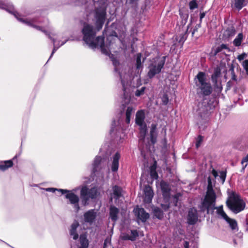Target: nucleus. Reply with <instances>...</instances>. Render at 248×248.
Wrapping results in <instances>:
<instances>
[{"label": "nucleus", "mask_w": 248, "mask_h": 248, "mask_svg": "<svg viewBox=\"0 0 248 248\" xmlns=\"http://www.w3.org/2000/svg\"><path fill=\"white\" fill-rule=\"evenodd\" d=\"M97 193V190L95 188L89 189L86 186L83 187L80 191V197L82 204L84 205H87L89 199L95 198Z\"/></svg>", "instance_id": "1a4fd4ad"}, {"label": "nucleus", "mask_w": 248, "mask_h": 248, "mask_svg": "<svg viewBox=\"0 0 248 248\" xmlns=\"http://www.w3.org/2000/svg\"><path fill=\"white\" fill-rule=\"evenodd\" d=\"M79 241L80 246L78 248H88L89 243L85 235L82 234L80 236Z\"/></svg>", "instance_id": "a878e982"}, {"label": "nucleus", "mask_w": 248, "mask_h": 248, "mask_svg": "<svg viewBox=\"0 0 248 248\" xmlns=\"http://www.w3.org/2000/svg\"><path fill=\"white\" fill-rule=\"evenodd\" d=\"M216 198V194L213 189L211 178L208 177L207 190L204 199L199 206L200 211L202 212H206L208 214L210 210L215 208Z\"/></svg>", "instance_id": "f03ea898"}, {"label": "nucleus", "mask_w": 248, "mask_h": 248, "mask_svg": "<svg viewBox=\"0 0 248 248\" xmlns=\"http://www.w3.org/2000/svg\"><path fill=\"white\" fill-rule=\"evenodd\" d=\"M134 110L135 109L131 107H128L127 108L125 113V121L127 124H129L130 123L131 115L134 112Z\"/></svg>", "instance_id": "c85d7f7f"}, {"label": "nucleus", "mask_w": 248, "mask_h": 248, "mask_svg": "<svg viewBox=\"0 0 248 248\" xmlns=\"http://www.w3.org/2000/svg\"><path fill=\"white\" fill-rule=\"evenodd\" d=\"M120 158V155L119 153H116L113 156V160L111 165V170L113 171H116L118 170L119 163V160Z\"/></svg>", "instance_id": "412c9836"}, {"label": "nucleus", "mask_w": 248, "mask_h": 248, "mask_svg": "<svg viewBox=\"0 0 248 248\" xmlns=\"http://www.w3.org/2000/svg\"><path fill=\"white\" fill-rule=\"evenodd\" d=\"M79 224L77 221H75L71 226L70 230V234L73 236V239L77 240L78 237V235L76 232V230Z\"/></svg>", "instance_id": "b1692460"}, {"label": "nucleus", "mask_w": 248, "mask_h": 248, "mask_svg": "<svg viewBox=\"0 0 248 248\" xmlns=\"http://www.w3.org/2000/svg\"><path fill=\"white\" fill-rule=\"evenodd\" d=\"M245 222L247 225V227L248 229V216L247 217L246 219H245Z\"/></svg>", "instance_id": "6e6d98bb"}, {"label": "nucleus", "mask_w": 248, "mask_h": 248, "mask_svg": "<svg viewBox=\"0 0 248 248\" xmlns=\"http://www.w3.org/2000/svg\"><path fill=\"white\" fill-rule=\"evenodd\" d=\"M101 161V157L100 156H96L94 160L93 163V172L94 173L96 171H97V167L98 165L100 163Z\"/></svg>", "instance_id": "f704fd0d"}, {"label": "nucleus", "mask_w": 248, "mask_h": 248, "mask_svg": "<svg viewBox=\"0 0 248 248\" xmlns=\"http://www.w3.org/2000/svg\"><path fill=\"white\" fill-rule=\"evenodd\" d=\"M205 16V13H204V12L201 13L200 14V21H202V19Z\"/></svg>", "instance_id": "864d4df0"}, {"label": "nucleus", "mask_w": 248, "mask_h": 248, "mask_svg": "<svg viewBox=\"0 0 248 248\" xmlns=\"http://www.w3.org/2000/svg\"><path fill=\"white\" fill-rule=\"evenodd\" d=\"M202 141V137L201 136H199L197 138V142H196V146L197 148H198L200 147Z\"/></svg>", "instance_id": "79ce46f5"}, {"label": "nucleus", "mask_w": 248, "mask_h": 248, "mask_svg": "<svg viewBox=\"0 0 248 248\" xmlns=\"http://www.w3.org/2000/svg\"><path fill=\"white\" fill-rule=\"evenodd\" d=\"M113 191L114 197L116 199L119 198L121 196L122 189L120 187L117 186H114L113 187Z\"/></svg>", "instance_id": "2f4dec72"}, {"label": "nucleus", "mask_w": 248, "mask_h": 248, "mask_svg": "<svg viewBox=\"0 0 248 248\" xmlns=\"http://www.w3.org/2000/svg\"><path fill=\"white\" fill-rule=\"evenodd\" d=\"M145 90V87H142L141 88V89H140L139 90H137L135 92V95L136 96H140L143 95L144 93Z\"/></svg>", "instance_id": "4c0bfd02"}, {"label": "nucleus", "mask_w": 248, "mask_h": 248, "mask_svg": "<svg viewBox=\"0 0 248 248\" xmlns=\"http://www.w3.org/2000/svg\"><path fill=\"white\" fill-rule=\"evenodd\" d=\"M221 76V69L219 66H217L214 69V73L211 76L212 82L215 88L221 91L222 89L221 83L218 80V78Z\"/></svg>", "instance_id": "9b49d317"}, {"label": "nucleus", "mask_w": 248, "mask_h": 248, "mask_svg": "<svg viewBox=\"0 0 248 248\" xmlns=\"http://www.w3.org/2000/svg\"><path fill=\"white\" fill-rule=\"evenodd\" d=\"M198 219L197 210L195 208H190L188 212L187 217V223L190 225L195 224Z\"/></svg>", "instance_id": "ddd939ff"}, {"label": "nucleus", "mask_w": 248, "mask_h": 248, "mask_svg": "<svg viewBox=\"0 0 248 248\" xmlns=\"http://www.w3.org/2000/svg\"><path fill=\"white\" fill-rule=\"evenodd\" d=\"M166 60V57H156L153 59L149 66L148 76L149 78H153L156 74L159 73L163 67Z\"/></svg>", "instance_id": "423d86ee"}, {"label": "nucleus", "mask_w": 248, "mask_h": 248, "mask_svg": "<svg viewBox=\"0 0 248 248\" xmlns=\"http://www.w3.org/2000/svg\"><path fill=\"white\" fill-rule=\"evenodd\" d=\"M229 224L230 227L233 230H238V226L236 221L235 219L230 218L228 217V219L225 220Z\"/></svg>", "instance_id": "c756f323"}, {"label": "nucleus", "mask_w": 248, "mask_h": 248, "mask_svg": "<svg viewBox=\"0 0 248 248\" xmlns=\"http://www.w3.org/2000/svg\"><path fill=\"white\" fill-rule=\"evenodd\" d=\"M113 61V65L115 66V71H117V68H116V66L117 65L119 64V62H118L115 60V59H114L112 60Z\"/></svg>", "instance_id": "8fccbe9b"}, {"label": "nucleus", "mask_w": 248, "mask_h": 248, "mask_svg": "<svg viewBox=\"0 0 248 248\" xmlns=\"http://www.w3.org/2000/svg\"><path fill=\"white\" fill-rule=\"evenodd\" d=\"M184 248H198L196 244L192 243L190 245L189 243L187 241H185L184 244Z\"/></svg>", "instance_id": "e433bc0d"}, {"label": "nucleus", "mask_w": 248, "mask_h": 248, "mask_svg": "<svg viewBox=\"0 0 248 248\" xmlns=\"http://www.w3.org/2000/svg\"><path fill=\"white\" fill-rule=\"evenodd\" d=\"M244 39V36L242 33H239L233 41V44L235 46H239L241 45Z\"/></svg>", "instance_id": "cd10ccee"}, {"label": "nucleus", "mask_w": 248, "mask_h": 248, "mask_svg": "<svg viewBox=\"0 0 248 248\" xmlns=\"http://www.w3.org/2000/svg\"><path fill=\"white\" fill-rule=\"evenodd\" d=\"M6 10L7 11H8L10 13H12L15 16V17L20 21L27 24V25L28 26H31V27H32L35 29H36L37 30H39V31H42L43 32H44L46 36H48V37L51 39L53 42V46H54V47H53V50H52V52L51 53V54L50 56V58L49 59V60L52 57L53 55L54 54V53L56 51V50L59 48V47L61 46H62L63 45H64L65 44V43L66 42V41H65V42H62L61 45L57 46L56 45H55V43H56V40L55 39H54V38L52 37L50 33H49L48 31H46L45 30H43L42 29V28L40 26H37V25H35L34 24V23L35 22H36V20L35 19H32L31 20H28V19H24L22 18H19L17 16V15H18V13L16 12H12L8 9H6Z\"/></svg>", "instance_id": "20e7f679"}, {"label": "nucleus", "mask_w": 248, "mask_h": 248, "mask_svg": "<svg viewBox=\"0 0 248 248\" xmlns=\"http://www.w3.org/2000/svg\"><path fill=\"white\" fill-rule=\"evenodd\" d=\"M6 6L0 1V8L2 9H6Z\"/></svg>", "instance_id": "5fc2aeb1"}, {"label": "nucleus", "mask_w": 248, "mask_h": 248, "mask_svg": "<svg viewBox=\"0 0 248 248\" xmlns=\"http://www.w3.org/2000/svg\"><path fill=\"white\" fill-rule=\"evenodd\" d=\"M220 178L222 180V183H223L225 180L226 176V173L225 172L222 171L220 172Z\"/></svg>", "instance_id": "c03bdc74"}, {"label": "nucleus", "mask_w": 248, "mask_h": 248, "mask_svg": "<svg viewBox=\"0 0 248 248\" xmlns=\"http://www.w3.org/2000/svg\"><path fill=\"white\" fill-rule=\"evenodd\" d=\"M116 125V122L115 121H113L112 123V127L110 130V132L112 133L114 131V126Z\"/></svg>", "instance_id": "603ef678"}, {"label": "nucleus", "mask_w": 248, "mask_h": 248, "mask_svg": "<svg viewBox=\"0 0 248 248\" xmlns=\"http://www.w3.org/2000/svg\"><path fill=\"white\" fill-rule=\"evenodd\" d=\"M228 208L234 213H238L245 207V203L240 197L234 194H232L226 202Z\"/></svg>", "instance_id": "39448f33"}, {"label": "nucleus", "mask_w": 248, "mask_h": 248, "mask_svg": "<svg viewBox=\"0 0 248 248\" xmlns=\"http://www.w3.org/2000/svg\"><path fill=\"white\" fill-rule=\"evenodd\" d=\"M144 201L150 202L153 197V191L152 188L149 186H146L144 188Z\"/></svg>", "instance_id": "a211bd4d"}, {"label": "nucleus", "mask_w": 248, "mask_h": 248, "mask_svg": "<svg viewBox=\"0 0 248 248\" xmlns=\"http://www.w3.org/2000/svg\"><path fill=\"white\" fill-rule=\"evenodd\" d=\"M236 33V30L233 27H230L225 30L223 33L224 37L230 38L233 37Z\"/></svg>", "instance_id": "393cba45"}, {"label": "nucleus", "mask_w": 248, "mask_h": 248, "mask_svg": "<svg viewBox=\"0 0 248 248\" xmlns=\"http://www.w3.org/2000/svg\"><path fill=\"white\" fill-rule=\"evenodd\" d=\"M215 209L217 210V213L219 216V217L220 218H223L224 220H226V219H228V216L225 213V212L223 211L222 205H221L218 207H216L215 206V208H214L212 210H210L208 214H209L210 213H213Z\"/></svg>", "instance_id": "4be33fe9"}, {"label": "nucleus", "mask_w": 248, "mask_h": 248, "mask_svg": "<svg viewBox=\"0 0 248 248\" xmlns=\"http://www.w3.org/2000/svg\"><path fill=\"white\" fill-rule=\"evenodd\" d=\"M189 9L191 10H193L196 8H197L198 7V5L197 2V0H192V1H190L189 3Z\"/></svg>", "instance_id": "c9c22d12"}, {"label": "nucleus", "mask_w": 248, "mask_h": 248, "mask_svg": "<svg viewBox=\"0 0 248 248\" xmlns=\"http://www.w3.org/2000/svg\"><path fill=\"white\" fill-rule=\"evenodd\" d=\"M138 235L137 231L133 230L128 231L125 233H122L121 235V237L124 240L134 241Z\"/></svg>", "instance_id": "4468645a"}, {"label": "nucleus", "mask_w": 248, "mask_h": 248, "mask_svg": "<svg viewBox=\"0 0 248 248\" xmlns=\"http://www.w3.org/2000/svg\"><path fill=\"white\" fill-rule=\"evenodd\" d=\"M248 154L243 158V159L241 161V163L243 164L244 163H246V165H245V167H246L248 165Z\"/></svg>", "instance_id": "de8ad7c7"}, {"label": "nucleus", "mask_w": 248, "mask_h": 248, "mask_svg": "<svg viewBox=\"0 0 248 248\" xmlns=\"http://www.w3.org/2000/svg\"><path fill=\"white\" fill-rule=\"evenodd\" d=\"M153 212L155 217L158 219H161L163 217V213L159 208H155Z\"/></svg>", "instance_id": "72a5a7b5"}, {"label": "nucleus", "mask_w": 248, "mask_h": 248, "mask_svg": "<svg viewBox=\"0 0 248 248\" xmlns=\"http://www.w3.org/2000/svg\"><path fill=\"white\" fill-rule=\"evenodd\" d=\"M145 114L143 110H140L136 114L135 122L139 126L140 134V140L145 138L147 132V125L144 120Z\"/></svg>", "instance_id": "0eeeda50"}, {"label": "nucleus", "mask_w": 248, "mask_h": 248, "mask_svg": "<svg viewBox=\"0 0 248 248\" xmlns=\"http://www.w3.org/2000/svg\"><path fill=\"white\" fill-rule=\"evenodd\" d=\"M111 248L110 246V240L109 239H106L105 240L104 243V247L103 248H108V247Z\"/></svg>", "instance_id": "37998d69"}, {"label": "nucleus", "mask_w": 248, "mask_h": 248, "mask_svg": "<svg viewBox=\"0 0 248 248\" xmlns=\"http://www.w3.org/2000/svg\"><path fill=\"white\" fill-rule=\"evenodd\" d=\"M46 191L52 192H54L56 190L60 191V189H58L55 188H47L46 189Z\"/></svg>", "instance_id": "09e8293b"}, {"label": "nucleus", "mask_w": 248, "mask_h": 248, "mask_svg": "<svg viewBox=\"0 0 248 248\" xmlns=\"http://www.w3.org/2000/svg\"><path fill=\"white\" fill-rule=\"evenodd\" d=\"M157 125L156 124H152L151 125L150 132L151 141L153 144H155L156 141L157 133L156 131Z\"/></svg>", "instance_id": "6ab92c4d"}, {"label": "nucleus", "mask_w": 248, "mask_h": 248, "mask_svg": "<svg viewBox=\"0 0 248 248\" xmlns=\"http://www.w3.org/2000/svg\"><path fill=\"white\" fill-rule=\"evenodd\" d=\"M13 165L12 160L5 161L3 163L0 164V170L2 171L5 170L9 168L12 167Z\"/></svg>", "instance_id": "7c9ffc66"}, {"label": "nucleus", "mask_w": 248, "mask_h": 248, "mask_svg": "<svg viewBox=\"0 0 248 248\" xmlns=\"http://www.w3.org/2000/svg\"><path fill=\"white\" fill-rule=\"evenodd\" d=\"M242 65L246 70V72L248 74V60H245L243 62Z\"/></svg>", "instance_id": "a18cd8bd"}, {"label": "nucleus", "mask_w": 248, "mask_h": 248, "mask_svg": "<svg viewBox=\"0 0 248 248\" xmlns=\"http://www.w3.org/2000/svg\"><path fill=\"white\" fill-rule=\"evenodd\" d=\"M136 62H137V68L139 69L140 68L141 64V54L140 53L138 54V55H137Z\"/></svg>", "instance_id": "ea45409f"}, {"label": "nucleus", "mask_w": 248, "mask_h": 248, "mask_svg": "<svg viewBox=\"0 0 248 248\" xmlns=\"http://www.w3.org/2000/svg\"><path fill=\"white\" fill-rule=\"evenodd\" d=\"M185 39H186L184 38V35H183V37H182V38L179 40V42L184 41Z\"/></svg>", "instance_id": "13d9d810"}, {"label": "nucleus", "mask_w": 248, "mask_h": 248, "mask_svg": "<svg viewBox=\"0 0 248 248\" xmlns=\"http://www.w3.org/2000/svg\"><path fill=\"white\" fill-rule=\"evenodd\" d=\"M245 0H234V7L237 10H241L245 6Z\"/></svg>", "instance_id": "473e14b6"}, {"label": "nucleus", "mask_w": 248, "mask_h": 248, "mask_svg": "<svg viewBox=\"0 0 248 248\" xmlns=\"http://www.w3.org/2000/svg\"><path fill=\"white\" fill-rule=\"evenodd\" d=\"M139 0H130V2L131 3H136Z\"/></svg>", "instance_id": "4d7b16f0"}, {"label": "nucleus", "mask_w": 248, "mask_h": 248, "mask_svg": "<svg viewBox=\"0 0 248 248\" xmlns=\"http://www.w3.org/2000/svg\"><path fill=\"white\" fill-rule=\"evenodd\" d=\"M133 212L137 218L143 222H145L149 217V214L142 208L137 207L134 209Z\"/></svg>", "instance_id": "f8f14e48"}, {"label": "nucleus", "mask_w": 248, "mask_h": 248, "mask_svg": "<svg viewBox=\"0 0 248 248\" xmlns=\"http://www.w3.org/2000/svg\"><path fill=\"white\" fill-rule=\"evenodd\" d=\"M82 32L84 35L83 40L90 47L94 48L99 46L103 54L109 55V50L108 47L104 45V37L98 36L94 38L96 31L93 26L88 24H85L82 29Z\"/></svg>", "instance_id": "f257e3e1"}, {"label": "nucleus", "mask_w": 248, "mask_h": 248, "mask_svg": "<svg viewBox=\"0 0 248 248\" xmlns=\"http://www.w3.org/2000/svg\"><path fill=\"white\" fill-rule=\"evenodd\" d=\"M215 209L217 210V213L219 216V217L220 218H223L224 220H226V219H228V216L225 213V212L223 211L222 205H221L218 207H216L215 206V208H214L212 210H210L208 214H209L210 213H213Z\"/></svg>", "instance_id": "5701e85b"}, {"label": "nucleus", "mask_w": 248, "mask_h": 248, "mask_svg": "<svg viewBox=\"0 0 248 248\" xmlns=\"http://www.w3.org/2000/svg\"><path fill=\"white\" fill-rule=\"evenodd\" d=\"M96 216V213L94 210H90L84 214V220L86 222L93 223Z\"/></svg>", "instance_id": "dca6fc26"}, {"label": "nucleus", "mask_w": 248, "mask_h": 248, "mask_svg": "<svg viewBox=\"0 0 248 248\" xmlns=\"http://www.w3.org/2000/svg\"><path fill=\"white\" fill-rule=\"evenodd\" d=\"M181 196V195L180 193H177L173 196V201L175 203V206L177 205V203L178 202L179 198Z\"/></svg>", "instance_id": "a19ab883"}, {"label": "nucleus", "mask_w": 248, "mask_h": 248, "mask_svg": "<svg viewBox=\"0 0 248 248\" xmlns=\"http://www.w3.org/2000/svg\"><path fill=\"white\" fill-rule=\"evenodd\" d=\"M160 186L163 197L166 200H168L170 197V185L165 181H161Z\"/></svg>", "instance_id": "2eb2a0df"}, {"label": "nucleus", "mask_w": 248, "mask_h": 248, "mask_svg": "<svg viewBox=\"0 0 248 248\" xmlns=\"http://www.w3.org/2000/svg\"><path fill=\"white\" fill-rule=\"evenodd\" d=\"M229 71L231 72V75H232V79L234 81L237 80V77L235 75L234 71V67H233L232 65L231 67L230 68Z\"/></svg>", "instance_id": "58836bf2"}, {"label": "nucleus", "mask_w": 248, "mask_h": 248, "mask_svg": "<svg viewBox=\"0 0 248 248\" xmlns=\"http://www.w3.org/2000/svg\"><path fill=\"white\" fill-rule=\"evenodd\" d=\"M121 82L123 88L124 103H128L130 101L129 91L128 90L129 85L128 83L125 84L124 81L122 79L121 80Z\"/></svg>", "instance_id": "f3484780"}, {"label": "nucleus", "mask_w": 248, "mask_h": 248, "mask_svg": "<svg viewBox=\"0 0 248 248\" xmlns=\"http://www.w3.org/2000/svg\"><path fill=\"white\" fill-rule=\"evenodd\" d=\"M212 173L214 177L216 178L218 176V173L216 170H213L212 171Z\"/></svg>", "instance_id": "3c124183"}, {"label": "nucleus", "mask_w": 248, "mask_h": 248, "mask_svg": "<svg viewBox=\"0 0 248 248\" xmlns=\"http://www.w3.org/2000/svg\"><path fill=\"white\" fill-rule=\"evenodd\" d=\"M119 213V210L114 206H111L110 208V216L111 219L115 221L117 219V215Z\"/></svg>", "instance_id": "bb28decb"}, {"label": "nucleus", "mask_w": 248, "mask_h": 248, "mask_svg": "<svg viewBox=\"0 0 248 248\" xmlns=\"http://www.w3.org/2000/svg\"><path fill=\"white\" fill-rule=\"evenodd\" d=\"M197 93L200 96H208L212 92L211 84L207 81L205 73L200 72L194 78Z\"/></svg>", "instance_id": "7ed1b4c3"}, {"label": "nucleus", "mask_w": 248, "mask_h": 248, "mask_svg": "<svg viewBox=\"0 0 248 248\" xmlns=\"http://www.w3.org/2000/svg\"><path fill=\"white\" fill-rule=\"evenodd\" d=\"M230 51V49L228 45L227 44H222L216 47L215 51V55H217L219 53L226 55V52H229Z\"/></svg>", "instance_id": "aec40b11"}, {"label": "nucleus", "mask_w": 248, "mask_h": 248, "mask_svg": "<svg viewBox=\"0 0 248 248\" xmlns=\"http://www.w3.org/2000/svg\"><path fill=\"white\" fill-rule=\"evenodd\" d=\"M247 55L246 53H243L241 55L238 56L237 59L239 61H241L243 60L247 57Z\"/></svg>", "instance_id": "49530a36"}, {"label": "nucleus", "mask_w": 248, "mask_h": 248, "mask_svg": "<svg viewBox=\"0 0 248 248\" xmlns=\"http://www.w3.org/2000/svg\"><path fill=\"white\" fill-rule=\"evenodd\" d=\"M60 190L62 192V194L66 193L65 196V198L68 199L70 203L73 205V207L76 210V212H78L80 209L78 204L79 201V198L78 196L71 191L62 189H60Z\"/></svg>", "instance_id": "9d476101"}, {"label": "nucleus", "mask_w": 248, "mask_h": 248, "mask_svg": "<svg viewBox=\"0 0 248 248\" xmlns=\"http://www.w3.org/2000/svg\"><path fill=\"white\" fill-rule=\"evenodd\" d=\"M106 12L103 7L97 8L95 10L94 18L97 31L102 29L106 19Z\"/></svg>", "instance_id": "6e6552de"}]
</instances>
